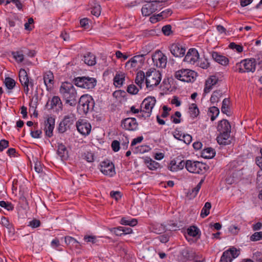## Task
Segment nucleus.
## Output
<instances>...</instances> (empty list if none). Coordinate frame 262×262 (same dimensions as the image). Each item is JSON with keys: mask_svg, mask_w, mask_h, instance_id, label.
Segmentation results:
<instances>
[{"mask_svg": "<svg viewBox=\"0 0 262 262\" xmlns=\"http://www.w3.org/2000/svg\"><path fill=\"white\" fill-rule=\"evenodd\" d=\"M59 93L66 103L75 106L77 103V94L72 83L63 82L59 88Z\"/></svg>", "mask_w": 262, "mask_h": 262, "instance_id": "nucleus-1", "label": "nucleus"}, {"mask_svg": "<svg viewBox=\"0 0 262 262\" xmlns=\"http://www.w3.org/2000/svg\"><path fill=\"white\" fill-rule=\"evenodd\" d=\"M219 135L216 137V141L220 145H226L231 143L230 138L231 126L229 122L225 119L220 121L216 127Z\"/></svg>", "mask_w": 262, "mask_h": 262, "instance_id": "nucleus-2", "label": "nucleus"}, {"mask_svg": "<svg viewBox=\"0 0 262 262\" xmlns=\"http://www.w3.org/2000/svg\"><path fill=\"white\" fill-rule=\"evenodd\" d=\"M94 101L92 96L89 95H83L79 99L77 110L81 115H85L89 111L93 110Z\"/></svg>", "mask_w": 262, "mask_h": 262, "instance_id": "nucleus-3", "label": "nucleus"}, {"mask_svg": "<svg viewBox=\"0 0 262 262\" xmlns=\"http://www.w3.org/2000/svg\"><path fill=\"white\" fill-rule=\"evenodd\" d=\"M164 0H146L143 6L141 12L143 16H148L153 13L161 9L162 3Z\"/></svg>", "mask_w": 262, "mask_h": 262, "instance_id": "nucleus-4", "label": "nucleus"}, {"mask_svg": "<svg viewBox=\"0 0 262 262\" xmlns=\"http://www.w3.org/2000/svg\"><path fill=\"white\" fill-rule=\"evenodd\" d=\"M197 77V73L193 70L182 69L176 71L174 77L181 81L186 82H193Z\"/></svg>", "mask_w": 262, "mask_h": 262, "instance_id": "nucleus-5", "label": "nucleus"}, {"mask_svg": "<svg viewBox=\"0 0 262 262\" xmlns=\"http://www.w3.org/2000/svg\"><path fill=\"white\" fill-rule=\"evenodd\" d=\"M186 169L191 173L202 174L208 169L206 164L197 161L187 160Z\"/></svg>", "mask_w": 262, "mask_h": 262, "instance_id": "nucleus-6", "label": "nucleus"}, {"mask_svg": "<svg viewBox=\"0 0 262 262\" xmlns=\"http://www.w3.org/2000/svg\"><path fill=\"white\" fill-rule=\"evenodd\" d=\"M161 80V73L156 70L148 71L146 73L145 83L147 88L152 89L157 86Z\"/></svg>", "mask_w": 262, "mask_h": 262, "instance_id": "nucleus-7", "label": "nucleus"}, {"mask_svg": "<svg viewBox=\"0 0 262 262\" xmlns=\"http://www.w3.org/2000/svg\"><path fill=\"white\" fill-rule=\"evenodd\" d=\"M75 84L76 86L86 89L94 88L97 81L95 78L89 77H78L74 79Z\"/></svg>", "mask_w": 262, "mask_h": 262, "instance_id": "nucleus-8", "label": "nucleus"}, {"mask_svg": "<svg viewBox=\"0 0 262 262\" xmlns=\"http://www.w3.org/2000/svg\"><path fill=\"white\" fill-rule=\"evenodd\" d=\"M256 61L254 58L246 59L238 64V72L240 73L253 72L255 70Z\"/></svg>", "mask_w": 262, "mask_h": 262, "instance_id": "nucleus-9", "label": "nucleus"}, {"mask_svg": "<svg viewBox=\"0 0 262 262\" xmlns=\"http://www.w3.org/2000/svg\"><path fill=\"white\" fill-rule=\"evenodd\" d=\"M156 100L154 97H148L143 101L142 105L143 107V111L141 110V112H144L146 114L145 116L144 115H142V117H149L150 116L152 110L155 105Z\"/></svg>", "mask_w": 262, "mask_h": 262, "instance_id": "nucleus-10", "label": "nucleus"}, {"mask_svg": "<svg viewBox=\"0 0 262 262\" xmlns=\"http://www.w3.org/2000/svg\"><path fill=\"white\" fill-rule=\"evenodd\" d=\"M121 126L127 130L135 131L138 129V123L136 118L129 117L121 121Z\"/></svg>", "mask_w": 262, "mask_h": 262, "instance_id": "nucleus-11", "label": "nucleus"}, {"mask_svg": "<svg viewBox=\"0 0 262 262\" xmlns=\"http://www.w3.org/2000/svg\"><path fill=\"white\" fill-rule=\"evenodd\" d=\"M144 55L141 54L134 56L125 63V67L127 69L140 68L144 62Z\"/></svg>", "mask_w": 262, "mask_h": 262, "instance_id": "nucleus-12", "label": "nucleus"}, {"mask_svg": "<svg viewBox=\"0 0 262 262\" xmlns=\"http://www.w3.org/2000/svg\"><path fill=\"white\" fill-rule=\"evenodd\" d=\"M100 170L104 174L110 177H113L116 173L114 165L108 160L104 161L100 163Z\"/></svg>", "mask_w": 262, "mask_h": 262, "instance_id": "nucleus-13", "label": "nucleus"}, {"mask_svg": "<svg viewBox=\"0 0 262 262\" xmlns=\"http://www.w3.org/2000/svg\"><path fill=\"white\" fill-rule=\"evenodd\" d=\"M78 131L83 135H89L91 130V125L84 120H79L76 123Z\"/></svg>", "mask_w": 262, "mask_h": 262, "instance_id": "nucleus-14", "label": "nucleus"}, {"mask_svg": "<svg viewBox=\"0 0 262 262\" xmlns=\"http://www.w3.org/2000/svg\"><path fill=\"white\" fill-rule=\"evenodd\" d=\"M169 48L171 53L176 57H181L185 55L186 49L180 43H173Z\"/></svg>", "mask_w": 262, "mask_h": 262, "instance_id": "nucleus-15", "label": "nucleus"}, {"mask_svg": "<svg viewBox=\"0 0 262 262\" xmlns=\"http://www.w3.org/2000/svg\"><path fill=\"white\" fill-rule=\"evenodd\" d=\"M199 59V54L198 51L194 48L190 49L186 55L184 61L190 64H194Z\"/></svg>", "mask_w": 262, "mask_h": 262, "instance_id": "nucleus-16", "label": "nucleus"}, {"mask_svg": "<svg viewBox=\"0 0 262 262\" xmlns=\"http://www.w3.org/2000/svg\"><path fill=\"white\" fill-rule=\"evenodd\" d=\"M154 61H156L157 66L159 68H164L167 64V57L161 52L159 51L152 57Z\"/></svg>", "mask_w": 262, "mask_h": 262, "instance_id": "nucleus-17", "label": "nucleus"}, {"mask_svg": "<svg viewBox=\"0 0 262 262\" xmlns=\"http://www.w3.org/2000/svg\"><path fill=\"white\" fill-rule=\"evenodd\" d=\"M55 119L52 117H50L45 121L44 131L46 135L48 137H51L53 136V131L54 128Z\"/></svg>", "mask_w": 262, "mask_h": 262, "instance_id": "nucleus-18", "label": "nucleus"}, {"mask_svg": "<svg viewBox=\"0 0 262 262\" xmlns=\"http://www.w3.org/2000/svg\"><path fill=\"white\" fill-rule=\"evenodd\" d=\"M48 106H50V108L55 109L56 111L60 112L62 110L63 104L59 97L54 96L50 101V104H47Z\"/></svg>", "mask_w": 262, "mask_h": 262, "instance_id": "nucleus-19", "label": "nucleus"}, {"mask_svg": "<svg viewBox=\"0 0 262 262\" xmlns=\"http://www.w3.org/2000/svg\"><path fill=\"white\" fill-rule=\"evenodd\" d=\"M43 81L48 91L51 90L54 84V75L52 72L47 71L43 74Z\"/></svg>", "mask_w": 262, "mask_h": 262, "instance_id": "nucleus-20", "label": "nucleus"}, {"mask_svg": "<svg viewBox=\"0 0 262 262\" xmlns=\"http://www.w3.org/2000/svg\"><path fill=\"white\" fill-rule=\"evenodd\" d=\"M183 257L188 260H195L196 256L194 251L190 248L184 249L181 252Z\"/></svg>", "mask_w": 262, "mask_h": 262, "instance_id": "nucleus-21", "label": "nucleus"}, {"mask_svg": "<svg viewBox=\"0 0 262 262\" xmlns=\"http://www.w3.org/2000/svg\"><path fill=\"white\" fill-rule=\"evenodd\" d=\"M57 154L62 161L67 160L69 157L67 147L62 143L58 144Z\"/></svg>", "mask_w": 262, "mask_h": 262, "instance_id": "nucleus-22", "label": "nucleus"}, {"mask_svg": "<svg viewBox=\"0 0 262 262\" xmlns=\"http://www.w3.org/2000/svg\"><path fill=\"white\" fill-rule=\"evenodd\" d=\"M146 79V75L143 71H139L137 73L135 83L140 89H142L144 85V79Z\"/></svg>", "mask_w": 262, "mask_h": 262, "instance_id": "nucleus-23", "label": "nucleus"}, {"mask_svg": "<svg viewBox=\"0 0 262 262\" xmlns=\"http://www.w3.org/2000/svg\"><path fill=\"white\" fill-rule=\"evenodd\" d=\"M144 162L147 167L151 170H155L160 167L159 163L152 160L149 157H146L144 160Z\"/></svg>", "mask_w": 262, "mask_h": 262, "instance_id": "nucleus-24", "label": "nucleus"}, {"mask_svg": "<svg viewBox=\"0 0 262 262\" xmlns=\"http://www.w3.org/2000/svg\"><path fill=\"white\" fill-rule=\"evenodd\" d=\"M82 60L88 66H94L96 63L95 56L91 53L88 52L83 56Z\"/></svg>", "mask_w": 262, "mask_h": 262, "instance_id": "nucleus-25", "label": "nucleus"}, {"mask_svg": "<svg viewBox=\"0 0 262 262\" xmlns=\"http://www.w3.org/2000/svg\"><path fill=\"white\" fill-rule=\"evenodd\" d=\"M214 60L223 66H226L229 62V60L226 57L216 52H214Z\"/></svg>", "mask_w": 262, "mask_h": 262, "instance_id": "nucleus-26", "label": "nucleus"}, {"mask_svg": "<svg viewBox=\"0 0 262 262\" xmlns=\"http://www.w3.org/2000/svg\"><path fill=\"white\" fill-rule=\"evenodd\" d=\"M171 166L169 168L170 170L172 171H177L179 170L182 169L184 166L186 167V161H181L177 164L176 163H173V161H171Z\"/></svg>", "mask_w": 262, "mask_h": 262, "instance_id": "nucleus-27", "label": "nucleus"}, {"mask_svg": "<svg viewBox=\"0 0 262 262\" xmlns=\"http://www.w3.org/2000/svg\"><path fill=\"white\" fill-rule=\"evenodd\" d=\"M203 181V180H201L195 187L188 192L187 195L189 196L190 199L194 198L196 196L201 187Z\"/></svg>", "mask_w": 262, "mask_h": 262, "instance_id": "nucleus-28", "label": "nucleus"}, {"mask_svg": "<svg viewBox=\"0 0 262 262\" xmlns=\"http://www.w3.org/2000/svg\"><path fill=\"white\" fill-rule=\"evenodd\" d=\"M124 80L125 75L124 73H117L114 78V84L117 86L122 85Z\"/></svg>", "mask_w": 262, "mask_h": 262, "instance_id": "nucleus-29", "label": "nucleus"}, {"mask_svg": "<svg viewBox=\"0 0 262 262\" xmlns=\"http://www.w3.org/2000/svg\"><path fill=\"white\" fill-rule=\"evenodd\" d=\"M75 120V115L73 113H70L64 117L62 121L66 124L67 126H69L70 127L71 125L73 124Z\"/></svg>", "mask_w": 262, "mask_h": 262, "instance_id": "nucleus-30", "label": "nucleus"}, {"mask_svg": "<svg viewBox=\"0 0 262 262\" xmlns=\"http://www.w3.org/2000/svg\"><path fill=\"white\" fill-rule=\"evenodd\" d=\"M64 241L68 245L75 246L77 248H79L80 246L79 243L76 239L70 236H65Z\"/></svg>", "mask_w": 262, "mask_h": 262, "instance_id": "nucleus-31", "label": "nucleus"}, {"mask_svg": "<svg viewBox=\"0 0 262 262\" xmlns=\"http://www.w3.org/2000/svg\"><path fill=\"white\" fill-rule=\"evenodd\" d=\"M213 86V76H210L208 80L206 81L204 90V94L209 93L212 90Z\"/></svg>", "mask_w": 262, "mask_h": 262, "instance_id": "nucleus-32", "label": "nucleus"}, {"mask_svg": "<svg viewBox=\"0 0 262 262\" xmlns=\"http://www.w3.org/2000/svg\"><path fill=\"white\" fill-rule=\"evenodd\" d=\"M0 223L5 227L7 228L10 232L14 231V228L11 224L10 223L8 218L5 216H2L0 220Z\"/></svg>", "mask_w": 262, "mask_h": 262, "instance_id": "nucleus-33", "label": "nucleus"}, {"mask_svg": "<svg viewBox=\"0 0 262 262\" xmlns=\"http://www.w3.org/2000/svg\"><path fill=\"white\" fill-rule=\"evenodd\" d=\"M19 78L21 84L29 81L27 73L25 69H21L20 70L19 72Z\"/></svg>", "mask_w": 262, "mask_h": 262, "instance_id": "nucleus-34", "label": "nucleus"}, {"mask_svg": "<svg viewBox=\"0 0 262 262\" xmlns=\"http://www.w3.org/2000/svg\"><path fill=\"white\" fill-rule=\"evenodd\" d=\"M230 101L228 98H225L222 102L221 111L223 113L228 115L230 112L229 108Z\"/></svg>", "mask_w": 262, "mask_h": 262, "instance_id": "nucleus-35", "label": "nucleus"}, {"mask_svg": "<svg viewBox=\"0 0 262 262\" xmlns=\"http://www.w3.org/2000/svg\"><path fill=\"white\" fill-rule=\"evenodd\" d=\"M211 208V204L209 202H206L202 209L201 216L203 218L207 216L209 214Z\"/></svg>", "mask_w": 262, "mask_h": 262, "instance_id": "nucleus-36", "label": "nucleus"}, {"mask_svg": "<svg viewBox=\"0 0 262 262\" xmlns=\"http://www.w3.org/2000/svg\"><path fill=\"white\" fill-rule=\"evenodd\" d=\"M187 232L189 236L195 237L200 233V230L196 226H191L187 229Z\"/></svg>", "mask_w": 262, "mask_h": 262, "instance_id": "nucleus-37", "label": "nucleus"}, {"mask_svg": "<svg viewBox=\"0 0 262 262\" xmlns=\"http://www.w3.org/2000/svg\"><path fill=\"white\" fill-rule=\"evenodd\" d=\"M4 83L9 90H12L15 86V80L10 77H6L4 80Z\"/></svg>", "mask_w": 262, "mask_h": 262, "instance_id": "nucleus-38", "label": "nucleus"}, {"mask_svg": "<svg viewBox=\"0 0 262 262\" xmlns=\"http://www.w3.org/2000/svg\"><path fill=\"white\" fill-rule=\"evenodd\" d=\"M138 222L136 219H133L127 220L126 217H122L120 221V224L122 225H129L130 226H134L137 225Z\"/></svg>", "mask_w": 262, "mask_h": 262, "instance_id": "nucleus-39", "label": "nucleus"}, {"mask_svg": "<svg viewBox=\"0 0 262 262\" xmlns=\"http://www.w3.org/2000/svg\"><path fill=\"white\" fill-rule=\"evenodd\" d=\"M189 112L192 118H195L199 115V111L195 103L191 104L189 108Z\"/></svg>", "mask_w": 262, "mask_h": 262, "instance_id": "nucleus-40", "label": "nucleus"}, {"mask_svg": "<svg viewBox=\"0 0 262 262\" xmlns=\"http://www.w3.org/2000/svg\"><path fill=\"white\" fill-rule=\"evenodd\" d=\"M201 156L205 159H211L213 158V150L211 148H207L203 149L201 153Z\"/></svg>", "mask_w": 262, "mask_h": 262, "instance_id": "nucleus-41", "label": "nucleus"}, {"mask_svg": "<svg viewBox=\"0 0 262 262\" xmlns=\"http://www.w3.org/2000/svg\"><path fill=\"white\" fill-rule=\"evenodd\" d=\"M232 259L236 258L240 254L239 250L236 249L234 247H232L227 250Z\"/></svg>", "mask_w": 262, "mask_h": 262, "instance_id": "nucleus-42", "label": "nucleus"}, {"mask_svg": "<svg viewBox=\"0 0 262 262\" xmlns=\"http://www.w3.org/2000/svg\"><path fill=\"white\" fill-rule=\"evenodd\" d=\"M83 240L86 243H91L93 244H97L98 239L97 237L94 235H85Z\"/></svg>", "mask_w": 262, "mask_h": 262, "instance_id": "nucleus-43", "label": "nucleus"}, {"mask_svg": "<svg viewBox=\"0 0 262 262\" xmlns=\"http://www.w3.org/2000/svg\"><path fill=\"white\" fill-rule=\"evenodd\" d=\"M232 260L233 259L229 255V252L226 250L223 252L221 258L220 262H231Z\"/></svg>", "mask_w": 262, "mask_h": 262, "instance_id": "nucleus-44", "label": "nucleus"}, {"mask_svg": "<svg viewBox=\"0 0 262 262\" xmlns=\"http://www.w3.org/2000/svg\"><path fill=\"white\" fill-rule=\"evenodd\" d=\"M229 48L232 50H235L238 53H241L243 51V47L242 45H237L234 42H231L229 45Z\"/></svg>", "mask_w": 262, "mask_h": 262, "instance_id": "nucleus-45", "label": "nucleus"}, {"mask_svg": "<svg viewBox=\"0 0 262 262\" xmlns=\"http://www.w3.org/2000/svg\"><path fill=\"white\" fill-rule=\"evenodd\" d=\"M139 90V87H137L134 84H130L127 86V92L130 94H136Z\"/></svg>", "mask_w": 262, "mask_h": 262, "instance_id": "nucleus-46", "label": "nucleus"}, {"mask_svg": "<svg viewBox=\"0 0 262 262\" xmlns=\"http://www.w3.org/2000/svg\"><path fill=\"white\" fill-rule=\"evenodd\" d=\"M172 13V11L171 9H167L162 11L160 13L158 14L157 16H161L162 18H166L170 16Z\"/></svg>", "mask_w": 262, "mask_h": 262, "instance_id": "nucleus-47", "label": "nucleus"}, {"mask_svg": "<svg viewBox=\"0 0 262 262\" xmlns=\"http://www.w3.org/2000/svg\"><path fill=\"white\" fill-rule=\"evenodd\" d=\"M181 116V114L180 112L177 111L175 112L174 116H171V120L172 122L175 124H178L181 122V120L179 119Z\"/></svg>", "mask_w": 262, "mask_h": 262, "instance_id": "nucleus-48", "label": "nucleus"}, {"mask_svg": "<svg viewBox=\"0 0 262 262\" xmlns=\"http://www.w3.org/2000/svg\"><path fill=\"white\" fill-rule=\"evenodd\" d=\"M162 31L165 35H170L172 33L171 31V26L170 25H167L163 26L162 28Z\"/></svg>", "mask_w": 262, "mask_h": 262, "instance_id": "nucleus-49", "label": "nucleus"}, {"mask_svg": "<svg viewBox=\"0 0 262 262\" xmlns=\"http://www.w3.org/2000/svg\"><path fill=\"white\" fill-rule=\"evenodd\" d=\"M262 239V231L256 232L250 236V240L252 241H258Z\"/></svg>", "mask_w": 262, "mask_h": 262, "instance_id": "nucleus-50", "label": "nucleus"}, {"mask_svg": "<svg viewBox=\"0 0 262 262\" xmlns=\"http://www.w3.org/2000/svg\"><path fill=\"white\" fill-rule=\"evenodd\" d=\"M70 127L69 126H67L66 124L62 121L59 124L58 130L59 133H63L67 130L68 129H69Z\"/></svg>", "mask_w": 262, "mask_h": 262, "instance_id": "nucleus-51", "label": "nucleus"}, {"mask_svg": "<svg viewBox=\"0 0 262 262\" xmlns=\"http://www.w3.org/2000/svg\"><path fill=\"white\" fill-rule=\"evenodd\" d=\"M0 206L5 208L7 210H12L13 209V206L11 203L6 202L4 201H0Z\"/></svg>", "mask_w": 262, "mask_h": 262, "instance_id": "nucleus-52", "label": "nucleus"}, {"mask_svg": "<svg viewBox=\"0 0 262 262\" xmlns=\"http://www.w3.org/2000/svg\"><path fill=\"white\" fill-rule=\"evenodd\" d=\"M100 13L101 7L100 5L95 6L92 9L91 13L96 17H98L100 15Z\"/></svg>", "mask_w": 262, "mask_h": 262, "instance_id": "nucleus-53", "label": "nucleus"}, {"mask_svg": "<svg viewBox=\"0 0 262 262\" xmlns=\"http://www.w3.org/2000/svg\"><path fill=\"white\" fill-rule=\"evenodd\" d=\"M13 57L18 62H22L24 60V55L18 52H13L12 53Z\"/></svg>", "mask_w": 262, "mask_h": 262, "instance_id": "nucleus-54", "label": "nucleus"}, {"mask_svg": "<svg viewBox=\"0 0 262 262\" xmlns=\"http://www.w3.org/2000/svg\"><path fill=\"white\" fill-rule=\"evenodd\" d=\"M197 62V65L199 66L201 68L203 69H207L209 64L208 60L206 59L203 61L199 60V59Z\"/></svg>", "mask_w": 262, "mask_h": 262, "instance_id": "nucleus-55", "label": "nucleus"}, {"mask_svg": "<svg viewBox=\"0 0 262 262\" xmlns=\"http://www.w3.org/2000/svg\"><path fill=\"white\" fill-rule=\"evenodd\" d=\"M9 146V141L2 139L0 141V151H3L5 148H7Z\"/></svg>", "mask_w": 262, "mask_h": 262, "instance_id": "nucleus-56", "label": "nucleus"}, {"mask_svg": "<svg viewBox=\"0 0 262 262\" xmlns=\"http://www.w3.org/2000/svg\"><path fill=\"white\" fill-rule=\"evenodd\" d=\"M204 230L207 231L208 233H211L213 231V223H206L204 225Z\"/></svg>", "mask_w": 262, "mask_h": 262, "instance_id": "nucleus-57", "label": "nucleus"}, {"mask_svg": "<svg viewBox=\"0 0 262 262\" xmlns=\"http://www.w3.org/2000/svg\"><path fill=\"white\" fill-rule=\"evenodd\" d=\"M111 231V232H114L117 236H121L123 234L122 227L112 228Z\"/></svg>", "mask_w": 262, "mask_h": 262, "instance_id": "nucleus-58", "label": "nucleus"}, {"mask_svg": "<svg viewBox=\"0 0 262 262\" xmlns=\"http://www.w3.org/2000/svg\"><path fill=\"white\" fill-rule=\"evenodd\" d=\"M40 225V222L39 220L37 219H33L29 222V226L32 228H37L39 227Z\"/></svg>", "mask_w": 262, "mask_h": 262, "instance_id": "nucleus-59", "label": "nucleus"}, {"mask_svg": "<svg viewBox=\"0 0 262 262\" xmlns=\"http://www.w3.org/2000/svg\"><path fill=\"white\" fill-rule=\"evenodd\" d=\"M157 227H158V229L157 228L156 229L155 232L158 234H160L162 232H164L166 231V227L163 224H157L156 225Z\"/></svg>", "mask_w": 262, "mask_h": 262, "instance_id": "nucleus-60", "label": "nucleus"}, {"mask_svg": "<svg viewBox=\"0 0 262 262\" xmlns=\"http://www.w3.org/2000/svg\"><path fill=\"white\" fill-rule=\"evenodd\" d=\"M112 147L115 152L118 151L120 149V143L117 140H114L112 143Z\"/></svg>", "mask_w": 262, "mask_h": 262, "instance_id": "nucleus-61", "label": "nucleus"}, {"mask_svg": "<svg viewBox=\"0 0 262 262\" xmlns=\"http://www.w3.org/2000/svg\"><path fill=\"white\" fill-rule=\"evenodd\" d=\"M182 138V141L186 144H190L192 141V137L188 134L183 135Z\"/></svg>", "mask_w": 262, "mask_h": 262, "instance_id": "nucleus-62", "label": "nucleus"}, {"mask_svg": "<svg viewBox=\"0 0 262 262\" xmlns=\"http://www.w3.org/2000/svg\"><path fill=\"white\" fill-rule=\"evenodd\" d=\"M254 59L256 62H257L258 64L261 65L262 67V51L260 52L255 55Z\"/></svg>", "mask_w": 262, "mask_h": 262, "instance_id": "nucleus-63", "label": "nucleus"}, {"mask_svg": "<svg viewBox=\"0 0 262 262\" xmlns=\"http://www.w3.org/2000/svg\"><path fill=\"white\" fill-rule=\"evenodd\" d=\"M42 134V132L40 130H36L35 131H32L31 133V136L34 138H39L40 135Z\"/></svg>", "mask_w": 262, "mask_h": 262, "instance_id": "nucleus-64", "label": "nucleus"}]
</instances>
